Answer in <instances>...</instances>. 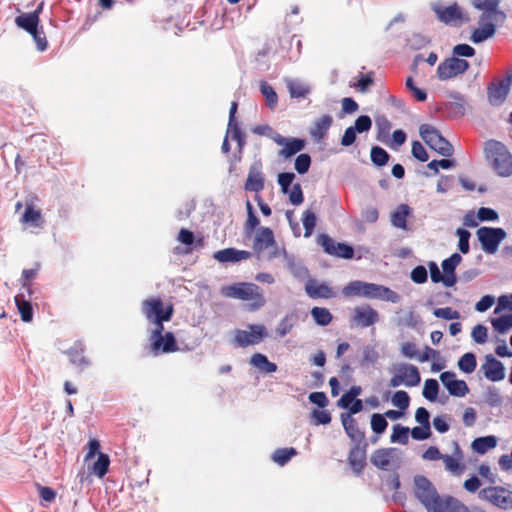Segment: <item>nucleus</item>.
<instances>
[{"mask_svg": "<svg viewBox=\"0 0 512 512\" xmlns=\"http://www.w3.org/2000/svg\"><path fill=\"white\" fill-rule=\"evenodd\" d=\"M226 297L249 301L252 310L263 307L266 300L259 286L253 283L241 282L223 288Z\"/></svg>", "mask_w": 512, "mask_h": 512, "instance_id": "f03ea898", "label": "nucleus"}, {"mask_svg": "<svg viewBox=\"0 0 512 512\" xmlns=\"http://www.w3.org/2000/svg\"><path fill=\"white\" fill-rule=\"evenodd\" d=\"M462 458V451L456 443L455 455L443 454L441 460L443 461L446 470L454 475H460L465 469V465L461 463Z\"/></svg>", "mask_w": 512, "mask_h": 512, "instance_id": "b1692460", "label": "nucleus"}, {"mask_svg": "<svg viewBox=\"0 0 512 512\" xmlns=\"http://www.w3.org/2000/svg\"><path fill=\"white\" fill-rule=\"evenodd\" d=\"M411 436L414 440L422 441L426 440L431 436V427L421 425L420 427H414L410 430Z\"/></svg>", "mask_w": 512, "mask_h": 512, "instance_id": "680f3d73", "label": "nucleus"}, {"mask_svg": "<svg viewBox=\"0 0 512 512\" xmlns=\"http://www.w3.org/2000/svg\"><path fill=\"white\" fill-rule=\"evenodd\" d=\"M497 438L493 435L479 437L473 440L471 447L478 454H485L488 450L495 448Z\"/></svg>", "mask_w": 512, "mask_h": 512, "instance_id": "72a5a7b5", "label": "nucleus"}, {"mask_svg": "<svg viewBox=\"0 0 512 512\" xmlns=\"http://www.w3.org/2000/svg\"><path fill=\"white\" fill-rule=\"evenodd\" d=\"M250 364L257 368L260 372L274 373L277 371V365L270 362L266 355L255 353L250 358Z\"/></svg>", "mask_w": 512, "mask_h": 512, "instance_id": "473e14b6", "label": "nucleus"}, {"mask_svg": "<svg viewBox=\"0 0 512 512\" xmlns=\"http://www.w3.org/2000/svg\"><path fill=\"white\" fill-rule=\"evenodd\" d=\"M260 90L263 96L266 98L267 105L270 108H274L278 102V96L271 85L263 81L260 84Z\"/></svg>", "mask_w": 512, "mask_h": 512, "instance_id": "09e8293b", "label": "nucleus"}, {"mask_svg": "<svg viewBox=\"0 0 512 512\" xmlns=\"http://www.w3.org/2000/svg\"><path fill=\"white\" fill-rule=\"evenodd\" d=\"M368 443L353 444L348 454V464L356 475H360L366 466Z\"/></svg>", "mask_w": 512, "mask_h": 512, "instance_id": "dca6fc26", "label": "nucleus"}, {"mask_svg": "<svg viewBox=\"0 0 512 512\" xmlns=\"http://www.w3.org/2000/svg\"><path fill=\"white\" fill-rule=\"evenodd\" d=\"M288 90L292 98H305L310 93V88L307 85L296 81L288 83Z\"/></svg>", "mask_w": 512, "mask_h": 512, "instance_id": "de8ad7c7", "label": "nucleus"}, {"mask_svg": "<svg viewBox=\"0 0 512 512\" xmlns=\"http://www.w3.org/2000/svg\"><path fill=\"white\" fill-rule=\"evenodd\" d=\"M470 65L467 60L458 57H450L442 61L437 67V77L446 81L465 73Z\"/></svg>", "mask_w": 512, "mask_h": 512, "instance_id": "6e6552de", "label": "nucleus"}, {"mask_svg": "<svg viewBox=\"0 0 512 512\" xmlns=\"http://www.w3.org/2000/svg\"><path fill=\"white\" fill-rule=\"evenodd\" d=\"M485 359L486 362L481 367L484 376L493 382L503 380L505 377L503 364L492 355H487Z\"/></svg>", "mask_w": 512, "mask_h": 512, "instance_id": "6ab92c4d", "label": "nucleus"}, {"mask_svg": "<svg viewBox=\"0 0 512 512\" xmlns=\"http://www.w3.org/2000/svg\"><path fill=\"white\" fill-rule=\"evenodd\" d=\"M304 147L305 141L303 139L288 138L287 142L283 145V148L279 151V155L284 158H289L303 150Z\"/></svg>", "mask_w": 512, "mask_h": 512, "instance_id": "f704fd0d", "label": "nucleus"}, {"mask_svg": "<svg viewBox=\"0 0 512 512\" xmlns=\"http://www.w3.org/2000/svg\"><path fill=\"white\" fill-rule=\"evenodd\" d=\"M307 295L313 299L324 298L329 299L335 296L331 287L325 283H320L315 279H309L305 284Z\"/></svg>", "mask_w": 512, "mask_h": 512, "instance_id": "412c9836", "label": "nucleus"}, {"mask_svg": "<svg viewBox=\"0 0 512 512\" xmlns=\"http://www.w3.org/2000/svg\"><path fill=\"white\" fill-rule=\"evenodd\" d=\"M310 165L311 157L306 153L298 155L297 158L295 159V170L299 174H305L306 172H308Z\"/></svg>", "mask_w": 512, "mask_h": 512, "instance_id": "bf43d9fd", "label": "nucleus"}, {"mask_svg": "<svg viewBox=\"0 0 512 512\" xmlns=\"http://www.w3.org/2000/svg\"><path fill=\"white\" fill-rule=\"evenodd\" d=\"M264 180L261 170L256 166H251L244 188L246 191L258 193L264 188Z\"/></svg>", "mask_w": 512, "mask_h": 512, "instance_id": "cd10ccee", "label": "nucleus"}, {"mask_svg": "<svg viewBox=\"0 0 512 512\" xmlns=\"http://www.w3.org/2000/svg\"><path fill=\"white\" fill-rule=\"evenodd\" d=\"M371 126V118L367 115H362L355 120V124L352 127L356 130V132L363 133L369 131Z\"/></svg>", "mask_w": 512, "mask_h": 512, "instance_id": "e2e57ef3", "label": "nucleus"}, {"mask_svg": "<svg viewBox=\"0 0 512 512\" xmlns=\"http://www.w3.org/2000/svg\"><path fill=\"white\" fill-rule=\"evenodd\" d=\"M110 465V458L107 454L99 453L97 461L93 465V472L99 477H104Z\"/></svg>", "mask_w": 512, "mask_h": 512, "instance_id": "c03bdc74", "label": "nucleus"}, {"mask_svg": "<svg viewBox=\"0 0 512 512\" xmlns=\"http://www.w3.org/2000/svg\"><path fill=\"white\" fill-rule=\"evenodd\" d=\"M462 261L461 255L458 253H453L449 258L445 259L442 262V268L444 271L445 277L451 276L454 280V284L456 283V275H455V269Z\"/></svg>", "mask_w": 512, "mask_h": 512, "instance_id": "4c0bfd02", "label": "nucleus"}, {"mask_svg": "<svg viewBox=\"0 0 512 512\" xmlns=\"http://www.w3.org/2000/svg\"><path fill=\"white\" fill-rule=\"evenodd\" d=\"M316 215L310 209L305 210L302 214V223L304 226V237H310L316 226Z\"/></svg>", "mask_w": 512, "mask_h": 512, "instance_id": "a18cd8bd", "label": "nucleus"}, {"mask_svg": "<svg viewBox=\"0 0 512 512\" xmlns=\"http://www.w3.org/2000/svg\"><path fill=\"white\" fill-rule=\"evenodd\" d=\"M352 322L361 328L374 325L379 321V313L369 305L355 307Z\"/></svg>", "mask_w": 512, "mask_h": 512, "instance_id": "2eb2a0df", "label": "nucleus"}, {"mask_svg": "<svg viewBox=\"0 0 512 512\" xmlns=\"http://www.w3.org/2000/svg\"><path fill=\"white\" fill-rule=\"evenodd\" d=\"M15 303L21 319L24 322H30L33 319V308L29 301L25 300L24 295L19 294L15 296Z\"/></svg>", "mask_w": 512, "mask_h": 512, "instance_id": "c9c22d12", "label": "nucleus"}, {"mask_svg": "<svg viewBox=\"0 0 512 512\" xmlns=\"http://www.w3.org/2000/svg\"><path fill=\"white\" fill-rule=\"evenodd\" d=\"M427 270L424 266L422 265H419V266H416L412 271H411V279L413 282L417 283V284H423L427 281Z\"/></svg>", "mask_w": 512, "mask_h": 512, "instance_id": "338daca9", "label": "nucleus"}, {"mask_svg": "<svg viewBox=\"0 0 512 512\" xmlns=\"http://www.w3.org/2000/svg\"><path fill=\"white\" fill-rule=\"evenodd\" d=\"M469 507L462 503L457 498L448 496L438 502L434 512H468Z\"/></svg>", "mask_w": 512, "mask_h": 512, "instance_id": "c756f323", "label": "nucleus"}, {"mask_svg": "<svg viewBox=\"0 0 512 512\" xmlns=\"http://www.w3.org/2000/svg\"><path fill=\"white\" fill-rule=\"evenodd\" d=\"M456 234L457 236L459 237V242H458V248L459 250L463 253V254H467L469 252V239H470V232L465 230V229H462V228H458L456 230Z\"/></svg>", "mask_w": 512, "mask_h": 512, "instance_id": "13d9d810", "label": "nucleus"}, {"mask_svg": "<svg viewBox=\"0 0 512 512\" xmlns=\"http://www.w3.org/2000/svg\"><path fill=\"white\" fill-rule=\"evenodd\" d=\"M318 243L322 246L323 250L329 254L335 256L337 254V244L338 242H335L334 239H332L330 236L326 234H321L318 237Z\"/></svg>", "mask_w": 512, "mask_h": 512, "instance_id": "864d4df0", "label": "nucleus"}, {"mask_svg": "<svg viewBox=\"0 0 512 512\" xmlns=\"http://www.w3.org/2000/svg\"><path fill=\"white\" fill-rule=\"evenodd\" d=\"M453 57H473L475 49L468 44H458L453 48Z\"/></svg>", "mask_w": 512, "mask_h": 512, "instance_id": "0e129e2a", "label": "nucleus"}, {"mask_svg": "<svg viewBox=\"0 0 512 512\" xmlns=\"http://www.w3.org/2000/svg\"><path fill=\"white\" fill-rule=\"evenodd\" d=\"M412 214L407 204H400L391 214V224L399 229L407 230V218Z\"/></svg>", "mask_w": 512, "mask_h": 512, "instance_id": "c85d7f7f", "label": "nucleus"}, {"mask_svg": "<svg viewBox=\"0 0 512 512\" xmlns=\"http://www.w3.org/2000/svg\"><path fill=\"white\" fill-rule=\"evenodd\" d=\"M479 498L504 510L512 508V491L502 486L483 488L479 492Z\"/></svg>", "mask_w": 512, "mask_h": 512, "instance_id": "423d86ee", "label": "nucleus"}, {"mask_svg": "<svg viewBox=\"0 0 512 512\" xmlns=\"http://www.w3.org/2000/svg\"><path fill=\"white\" fill-rule=\"evenodd\" d=\"M393 458L394 452L392 448H381L374 451L371 456V463L381 470H389L392 466Z\"/></svg>", "mask_w": 512, "mask_h": 512, "instance_id": "393cba45", "label": "nucleus"}, {"mask_svg": "<svg viewBox=\"0 0 512 512\" xmlns=\"http://www.w3.org/2000/svg\"><path fill=\"white\" fill-rule=\"evenodd\" d=\"M363 281H351L348 285H346L342 293L345 297H353V296H363Z\"/></svg>", "mask_w": 512, "mask_h": 512, "instance_id": "5fc2aeb1", "label": "nucleus"}, {"mask_svg": "<svg viewBox=\"0 0 512 512\" xmlns=\"http://www.w3.org/2000/svg\"><path fill=\"white\" fill-rule=\"evenodd\" d=\"M493 328L498 333H505L512 328V314L492 319Z\"/></svg>", "mask_w": 512, "mask_h": 512, "instance_id": "8fccbe9b", "label": "nucleus"}, {"mask_svg": "<svg viewBox=\"0 0 512 512\" xmlns=\"http://www.w3.org/2000/svg\"><path fill=\"white\" fill-rule=\"evenodd\" d=\"M415 484V496L425 506L428 512H434L438 506V502H441V498L432 483L422 475H417L414 478Z\"/></svg>", "mask_w": 512, "mask_h": 512, "instance_id": "20e7f679", "label": "nucleus"}, {"mask_svg": "<svg viewBox=\"0 0 512 512\" xmlns=\"http://www.w3.org/2000/svg\"><path fill=\"white\" fill-rule=\"evenodd\" d=\"M388 422L385 416L379 413H374L371 416V429L376 434H382L387 429Z\"/></svg>", "mask_w": 512, "mask_h": 512, "instance_id": "603ef678", "label": "nucleus"}, {"mask_svg": "<svg viewBox=\"0 0 512 512\" xmlns=\"http://www.w3.org/2000/svg\"><path fill=\"white\" fill-rule=\"evenodd\" d=\"M477 366L476 356L471 353L467 352L461 356V358L458 361V367L459 369L467 374H470L475 371Z\"/></svg>", "mask_w": 512, "mask_h": 512, "instance_id": "ea45409f", "label": "nucleus"}, {"mask_svg": "<svg viewBox=\"0 0 512 512\" xmlns=\"http://www.w3.org/2000/svg\"><path fill=\"white\" fill-rule=\"evenodd\" d=\"M512 84V69L508 70L504 79L492 83L487 88L488 100L492 105L498 106L506 99Z\"/></svg>", "mask_w": 512, "mask_h": 512, "instance_id": "9b49d317", "label": "nucleus"}, {"mask_svg": "<svg viewBox=\"0 0 512 512\" xmlns=\"http://www.w3.org/2000/svg\"><path fill=\"white\" fill-rule=\"evenodd\" d=\"M141 310L149 322L158 319L160 321H170L174 314L173 304H165L160 297L145 299L141 304Z\"/></svg>", "mask_w": 512, "mask_h": 512, "instance_id": "39448f33", "label": "nucleus"}, {"mask_svg": "<svg viewBox=\"0 0 512 512\" xmlns=\"http://www.w3.org/2000/svg\"><path fill=\"white\" fill-rule=\"evenodd\" d=\"M440 380L452 396L464 397L469 392L466 382L464 380H457L454 372H442Z\"/></svg>", "mask_w": 512, "mask_h": 512, "instance_id": "f3484780", "label": "nucleus"}, {"mask_svg": "<svg viewBox=\"0 0 512 512\" xmlns=\"http://www.w3.org/2000/svg\"><path fill=\"white\" fill-rule=\"evenodd\" d=\"M70 362L73 365L86 368L89 365L88 359L84 356V346L81 342L75 343L71 348L66 351Z\"/></svg>", "mask_w": 512, "mask_h": 512, "instance_id": "7c9ffc66", "label": "nucleus"}, {"mask_svg": "<svg viewBox=\"0 0 512 512\" xmlns=\"http://www.w3.org/2000/svg\"><path fill=\"white\" fill-rule=\"evenodd\" d=\"M439 392V385L435 379H427L424 383L423 396L429 401H435Z\"/></svg>", "mask_w": 512, "mask_h": 512, "instance_id": "3c124183", "label": "nucleus"}, {"mask_svg": "<svg viewBox=\"0 0 512 512\" xmlns=\"http://www.w3.org/2000/svg\"><path fill=\"white\" fill-rule=\"evenodd\" d=\"M363 297L381 299L392 303H398L401 299L400 295L390 288L367 282L363 283Z\"/></svg>", "mask_w": 512, "mask_h": 512, "instance_id": "4468645a", "label": "nucleus"}, {"mask_svg": "<svg viewBox=\"0 0 512 512\" xmlns=\"http://www.w3.org/2000/svg\"><path fill=\"white\" fill-rule=\"evenodd\" d=\"M433 314L435 317L442 318L445 320H453L460 318V313L457 310H453L451 307L436 308L434 309Z\"/></svg>", "mask_w": 512, "mask_h": 512, "instance_id": "052dcab7", "label": "nucleus"}, {"mask_svg": "<svg viewBox=\"0 0 512 512\" xmlns=\"http://www.w3.org/2000/svg\"><path fill=\"white\" fill-rule=\"evenodd\" d=\"M213 257L220 263H237L249 259L251 253L246 250H238L231 247L216 251Z\"/></svg>", "mask_w": 512, "mask_h": 512, "instance_id": "aec40b11", "label": "nucleus"}, {"mask_svg": "<svg viewBox=\"0 0 512 512\" xmlns=\"http://www.w3.org/2000/svg\"><path fill=\"white\" fill-rule=\"evenodd\" d=\"M421 381L419 370L412 364H401L397 368V373L389 381L390 387H398L404 384L407 387H415Z\"/></svg>", "mask_w": 512, "mask_h": 512, "instance_id": "1a4fd4ad", "label": "nucleus"}, {"mask_svg": "<svg viewBox=\"0 0 512 512\" xmlns=\"http://www.w3.org/2000/svg\"><path fill=\"white\" fill-rule=\"evenodd\" d=\"M341 422L347 436L353 441V444L367 443L365 432L362 431L356 421L350 414H341Z\"/></svg>", "mask_w": 512, "mask_h": 512, "instance_id": "a211bd4d", "label": "nucleus"}, {"mask_svg": "<svg viewBox=\"0 0 512 512\" xmlns=\"http://www.w3.org/2000/svg\"><path fill=\"white\" fill-rule=\"evenodd\" d=\"M409 432L410 429L408 427L396 424L393 426V432L390 440L393 443L398 442L400 444L406 445L409 442Z\"/></svg>", "mask_w": 512, "mask_h": 512, "instance_id": "37998d69", "label": "nucleus"}, {"mask_svg": "<svg viewBox=\"0 0 512 512\" xmlns=\"http://www.w3.org/2000/svg\"><path fill=\"white\" fill-rule=\"evenodd\" d=\"M21 222L32 224L35 227H41L43 224L41 211L34 209L32 203H27L25 212L21 217Z\"/></svg>", "mask_w": 512, "mask_h": 512, "instance_id": "e433bc0d", "label": "nucleus"}, {"mask_svg": "<svg viewBox=\"0 0 512 512\" xmlns=\"http://www.w3.org/2000/svg\"><path fill=\"white\" fill-rule=\"evenodd\" d=\"M439 20L447 25L459 26L470 19L457 4L447 7L437 6L434 8Z\"/></svg>", "mask_w": 512, "mask_h": 512, "instance_id": "f8f14e48", "label": "nucleus"}, {"mask_svg": "<svg viewBox=\"0 0 512 512\" xmlns=\"http://www.w3.org/2000/svg\"><path fill=\"white\" fill-rule=\"evenodd\" d=\"M472 338L478 344H483L487 341V328L484 325L478 324L472 330Z\"/></svg>", "mask_w": 512, "mask_h": 512, "instance_id": "69168bd1", "label": "nucleus"}, {"mask_svg": "<svg viewBox=\"0 0 512 512\" xmlns=\"http://www.w3.org/2000/svg\"><path fill=\"white\" fill-rule=\"evenodd\" d=\"M501 0H473V6L482 11L481 21L503 22L506 18L504 12L499 9Z\"/></svg>", "mask_w": 512, "mask_h": 512, "instance_id": "9d476101", "label": "nucleus"}, {"mask_svg": "<svg viewBox=\"0 0 512 512\" xmlns=\"http://www.w3.org/2000/svg\"><path fill=\"white\" fill-rule=\"evenodd\" d=\"M332 122L333 118L330 115H323L317 119L310 128L311 138L316 142H320L327 134Z\"/></svg>", "mask_w": 512, "mask_h": 512, "instance_id": "a878e982", "label": "nucleus"}, {"mask_svg": "<svg viewBox=\"0 0 512 512\" xmlns=\"http://www.w3.org/2000/svg\"><path fill=\"white\" fill-rule=\"evenodd\" d=\"M311 315L314 321L320 326H326L332 321V314L327 308L313 307Z\"/></svg>", "mask_w": 512, "mask_h": 512, "instance_id": "a19ab883", "label": "nucleus"}, {"mask_svg": "<svg viewBox=\"0 0 512 512\" xmlns=\"http://www.w3.org/2000/svg\"><path fill=\"white\" fill-rule=\"evenodd\" d=\"M40 18L36 14L22 13L15 18L16 25L29 34H33L38 27Z\"/></svg>", "mask_w": 512, "mask_h": 512, "instance_id": "2f4dec72", "label": "nucleus"}, {"mask_svg": "<svg viewBox=\"0 0 512 512\" xmlns=\"http://www.w3.org/2000/svg\"><path fill=\"white\" fill-rule=\"evenodd\" d=\"M482 249L488 254H494L500 243L506 238V232L502 228L480 227L477 232Z\"/></svg>", "mask_w": 512, "mask_h": 512, "instance_id": "0eeeda50", "label": "nucleus"}, {"mask_svg": "<svg viewBox=\"0 0 512 512\" xmlns=\"http://www.w3.org/2000/svg\"><path fill=\"white\" fill-rule=\"evenodd\" d=\"M231 134L233 140L237 141L239 148L241 149L245 144V136L242 133L237 121L228 122V131Z\"/></svg>", "mask_w": 512, "mask_h": 512, "instance_id": "6e6d98bb", "label": "nucleus"}, {"mask_svg": "<svg viewBox=\"0 0 512 512\" xmlns=\"http://www.w3.org/2000/svg\"><path fill=\"white\" fill-rule=\"evenodd\" d=\"M419 133L423 141L438 154L445 157L453 155L454 149L452 144L432 125L422 124L419 128Z\"/></svg>", "mask_w": 512, "mask_h": 512, "instance_id": "7ed1b4c3", "label": "nucleus"}, {"mask_svg": "<svg viewBox=\"0 0 512 512\" xmlns=\"http://www.w3.org/2000/svg\"><path fill=\"white\" fill-rule=\"evenodd\" d=\"M484 152L486 160L499 176L508 177L512 174V155L502 142L488 140Z\"/></svg>", "mask_w": 512, "mask_h": 512, "instance_id": "f257e3e1", "label": "nucleus"}, {"mask_svg": "<svg viewBox=\"0 0 512 512\" xmlns=\"http://www.w3.org/2000/svg\"><path fill=\"white\" fill-rule=\"evenodd\" d=\"M149 341L151 351L154 355L161 353H172L178 350V345L172 332H166L165 334L161 335L158 346L155 345V339H151Z\"/></svg>", "mask_w": 512, "mask_h": 512, "instance_id": "4be33fe9", "label": "nucleus"}, {"mask_svg": "<svg viewBox=\"0 0 512 512\" xmlns=\"http://www.w3.org/2000/svg\"><path fill=\"white\" fill-rule=\"evenodd\" d=\"M496 23L494 21H481L479 19V24L481 28H476L473 30L471 35V40L473 43H481L488 38H491L496 32Z\"/></svg>", "mask_w": 512, "mask_h": 512, "instance_id": "bb28decb", "label": "nucleus"}, {"mask_svg": "<svg viewBox=\"0 0 512 512\" xmlns=\"http://www.w3.org/2000/svg\"><path fill=\"white\" fill-rule=\"evenodd\" d=\"M297 454L295 448H280L274 451L272 459L277 464L283 466L290 461V459Z\"/></svg>", "mask_w": 512, "mask_h": 512, "instance_id": "79ce46f5", "label": "nucleus"}, {"mask_svg": "<svg viewBox=\"0 0 512 512\" xmlns=\"http://www.w3.org/2000/svg\"><path fill=\"white\" fill-rule=\"evenodd\" d=\"M276 246L273 231L268 227H262L255 235L253 242V249L256 253L260 254L262 251Z\"/></svg>", "mask_w": 512, "mask_h": 512, "instance_id": "5701e85b", "label": "nucleus"}, {"mask_svg": "<svg viewBox=\"0 0 512 512\" xmlns=\"http://www.w3.org/2000/svg\"><path fill=\"white\" fill-rule=\"evenodd\" d=\"M266 336V329L262 325H249V331L237 330L234 341L240 347H247L260 343Z\"/></svg>", "mask_w": 512, "mask_h": 512, "instance_id": "ddd939ff", "label": "nucleus"}, {"mask_svg": "<svg viewBox=\"0 0 512 512\" xmlns=\"http://www.w3.org/2000/svg\"><path fill=\"white\" fill-rule=\"evenodd\" d=\"M410 403L409 395L406 391L399 390L394 393L392 396V404L398 407L400 410H405L408 408Z\"/></svg>", "mask_w": 512, "mask_h": 512, "instance_id": "4d7b16f0", "label": "nucleus"}, {"mask_svg": "<svg viewBox=\"0 0 512 512\" xmlns=\"http://www.w3.org/2000/svg\"><path fill=\"white\" fill-rule=\"evenodd\" d=\"M428 267L430 270V277L432 282H442L446 287H451L454 285V280L452 279V277H445V275L440 272L438 265L435 262H430L428 264Z\"/></svg>", "mask_w": 512, "mask_h": 512, "instance_id": "58836bf2", "label": "nucleus"}, {"mask_svg": "<svg viewBox=\"0 0 512 512\" xmlns=\"http://www.w3.org/2000/svg\"><path fill=\"white\" fill-rule=\"evenodd\" d=\"M412 155L421 162H426L429 158L424 146L419 141L412 143Z\"/></svg>", "mask_w": 512, "mask_h": 512, "instance_id": "774afa93", "label": "nucleus"}, {"mask_svg": "<svg viewBox=\"0 0 512 512\" xmlns=\"http://www.w3.org/2000/svg\"><path fill=\"white\" fill-rule=\"evenodd\" d=\"M371 161L376 166H384L389 161V154L382 147L373 146L370 153Z\"/></svg>", "mask_w": 512, "mask_h": 512, "instance_id": "49530a36", "label": "nucleus"}]
</instances>
